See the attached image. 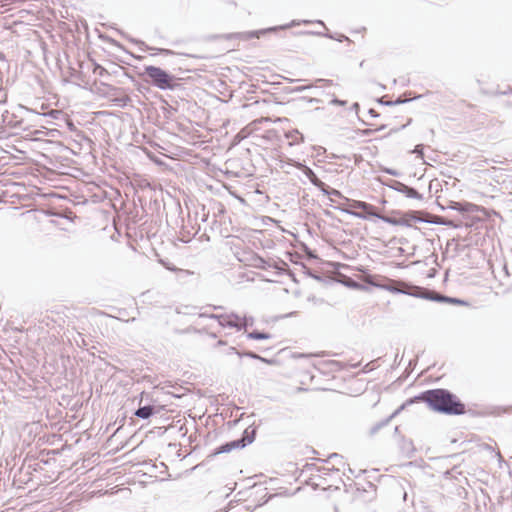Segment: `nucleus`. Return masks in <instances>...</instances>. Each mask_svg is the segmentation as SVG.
I'll return each mask as SVG.
<instances>
[{
	"instance_id": "nucleus-47",
	"label": "nucleus",
	"mask_w": 512,
	"mask_h": 512,
	"mask_svg": "<svg viewBox=\"0 0 512 512\" xmlns=\"http://www.w3.org/2000/svg\"><path fill=\"white\" fill-rule=\"evenodd\" d=\"M456 182H458V183H459L460 181L455 177V178H454V181H453V187H455V186H456Z\"/></svg>"
},
{
	"instance_id": "nucleus-37",
	"label": "nucleus",
	"mask_w": 512,
	"mask_h": 512,
	"mask_svg": "<svg viewBox=\"0 0 512 512\" xmlns=\"http://www.w3.org/2000/svg\"><path fill=\"white\" fill-rule=\"evenodd\" d=\"M59 113H60V111H58V110H52L51 112H49V115L52 117H56V115Z\"/></svg>"
},
{
	"instance_id": "nucleus-46",
	"label": "nucleus",
	"mask_w": 512,
	"mask_h": 512,
	"mask_svg": "<svg viewBox=\"0 0 512 512\" xmlns=\"http://www.w3.org/2000/svg\"><path fill=\"white\" fill-rule=\"evenodd\" d=\"M352 107H353V109L357 110L359 108V104L356 102V103L353 104Z\"/></svg>"
},
{
	"instance_id": "nucleus-4",
	"label": "nucleus",
	"mask_w": 512,
	"mask_h": 512,
	"mask_svg": "<svg viewBox=\"0 0 512 512\" xmlns=\"http://www.w3.org/2000/svg\"><path fill=\"white\" fill-rule=\"evenodd\" d=\"M143 76L147 77L148 83L160 90H174L178 86L174 75L157 66H145Z\"/></svg>"
},
{
	"instance_id": "nucleus-31",
	"label": "nucleus",
	"mask_w": 512,
	"mask_h": 512,
	"mask_svg": "<svg viewBox=\"0 0 512 512\" xmlns=\"http://www.w3.org/2000/svg\"><path fill=\"white\" fill-rule=\"evenodd\" d=\"M378 102L382 105L393 106L392 101H384L383 98L378 99Z\"/></svg>"
},
{
	"instance_id": "nucleus-27",
	"label": "nucleus",
	"mask_w": 512,
	"mask_h": 512,
	"mask_svg": "<svg viewBox=\"0 0 512 512\" xmlns=\"http://www.w3.org/2000/svg\"><path fill=\"white\" fill-rule=\"evenodd\" d=\"M233 353L237 354L239 357H242V352H239L235 347H229L227 349L226 354H233Z\"/></svg>"
},
{
	"instance_id": "nucleus-50",
	"label": "nucleus",
	"mask_w": 512,
	"mask_h": 512,
	"mask_svg": "<svg viewBox=\"0 0 512 512\" xmlns=\"http://www.w3.org/2000/svg\"><path fill=\"white\" fill-rule=\"evenodd\" d=\"M0 59H4V55L0 52Z\"/></svg>"
},
{
	"instance_id": "nucleus-14",
	"label": "nucleus",
	"mask_w": 512,
	"mask_h": 512,
	"mask_svg": "<svg viewBox=\"0 0 512 512\" xmlns=\"http://www.w3.org/2000/svg\"><path fill=\"white\" fill-rule=\"evenodd\" d=\"M326 462H333L332 468L333 470H339V466H344L345 463L343 461V457L337 453H332L328 456Z\"/></svg>"
},
{
	"instance_id": "nucleus-44",
	"label": "nucleus",
	"mask_w": 512,
	"mask_h": 512,
	"mask_svg": "<svg viewBox=\"0 0 512 512\" xmlns=\"http://www.w3.org/2000/svg\"><path fill=\"white\" fill-rule=\"evenodd\" d=\"M440 224L448 225V220L442 218V220L439 222Z\"/></svg>"
},
{
	"instance_id": "nucleus-25",
	"label": "nucleus",
	"mask_w": 512,
	"mask_h": 512,
	"mask_svg": "<svg viewBox=\"0 0 512 512\" xmlns=\"http://www.w3.org/2000/svg\"><path fill=\"white\" fill-rule=\"evenodd\" d=\"M259 262H260V264L257 265L258 268L267 269L268 267H271V264H269L263 258H259Z\"/></svg>"
},
{
	"instance_id": "nucleus-29",
	"label": "nucleus",
	"mask_w": 512,
	"mask_h": 512,
	"mask_svg": "<svg viewBox=\"0 0 512 512\" xmlns=\"http://www.w3.org/2000/svg\"><path fill=\"white\" fill-rule=\"evenodd\" d=\"M408 99H402L401 97H398L395 101H392L393 105H399L408 102Z\"/></svg>"
},
{
	"instance_id": "nucleus-21",
	"label": "nucleus",
	"mask_w": 512,
	"mask_h": 512,
	"mask_svg": "<svg viewBox=\"0 0 512 512\" xmlns=\"http://www.w3.org/2000/svg\"><path fill=\"white\" fill-rule=\"evenodd\" d=\"M351 206L353 208L361 209L362 211L371 209V204L363 202V201H353Z\"/></svg>"
},
{
	"instance_id": "nucleus-12",
	"label": "nucleus",
	"mask_w": 512,
	"mask_h": 512,
	"mask_svg": "<svg viewBox=\"0 0 512 512\" xmlns=\"http://www.w3.org/2000/svg\"><path fill=\"white\" fill-rule=\"evenodd\" d=\"M456 474H461V472L457 471V468L454 467L450 469L449 475H450V492L452 491V486L459 487L461 491L458 492L459 496H462V493L466 494L465 489L462 486V479H459Z\"/></svg>"
},
{
	"instance_id": "nucleus-39",
	"label": "nucleus",
	"mask_w": 512,
	"mask_h": 512,
	"mask_svg": "<svg viewBox=\"0 0 512 512\" xmlns=\"http://www.w3.org/2000/svg\"><path fill=\"white\" fill-rule=\"evenodd\" d=\"M158 52H162V53H166V54H170L172 53V51L170 50H167V49H157Z\"/></svg>"
},
{
	"instance_id": "nucleus-18",
	"label": "nucleus",
	"mask_w": 512,
	"mask_h": 512,
	"mask_svg": "<svg viewBox=\"0 0 512 512\" xmlns=\"http://www.w3.org/2000/svg\"><path fill=\"white\" fill-rule=\"evenodd\" d=\"M325 37L327 38H330V39H333V40H336L338 42H343V41H347V42H351V40L345 36L344 34H333V33H325L323 34Z\"/></svg>"
},
{
	"instance_id": "nucleus-17",
	"label": "nucleus",
	"mask_w": 512,
	"mask_h": 512,
	"mask_svg": "<svg viewBox=\"0 0 512 512\" xmlns=\"http://www.w3.org/2000/svg\"><path fill=\"white\" fill-rule=\"evenodd\" d=\"M272 337L271 334L261 331H252L247 333V338L253 339V340H267Z\"/></svg>"
},
{
	"instance_id": "nucleus-38",
	"label": "nucleus",
	"mask_w": 512,
	"mask_h": 512,
	"mask_svg": "<svg viewBox=\"0 0 512 512\" xmlns=\"http://www.w3.org/2000/svg\"><path fill=\"white\" fill-rule=\"evenodd\" d=\"M317 82H325L327 85H331L332 84V80L318 79Z\"/></svg>"
},
{
	"instance_id": "nucleus-32",
	"label": "nucleus",
	"mask_w": 512,
	"mask_h": 512,
	"mask_svg": "<svg viewBox=\"0 0 512 512\" xmlns=\"http://www.w3.org/2000/svg\"><path fill=\"white\" fill-rule=\"evenodd\" d=\"M422 151H423V146L422 145H417L413 152L417 153V154H420L422 156L423 155Z\"/></svg>"
},
{
	"instance_id": "nucleus-3",
	"label": "nucleus",
	"mask_w": 512,
	"mask_h": 512,
	"mask_svg": "<svg viewBox=\"0 0 512 512\" xmlns=\"http://www.w3.org/2000/svg\"><path fill=\"white\" fill-rule=\"evenodd\" d=\"M409 402H424L432 411L448 414V390L446 389L426 390L415 396Z\"/></svg>"
},
{
	"instance_id": "nucleus-51",
	"label": "nucleus",
	"mask_w": 512,
	"mask_h": 512,
	"mask_svg": "<svg viewBox=\"0 0 512 512\" xmlns=\"http://www.w3.org/2000/svg\"><path fill=\"white\" fill-rule=\"evenodd\" d=\"M456 443V440H450V444Z\"/></svg>"
},
{
	"instance_id": "nucleus-34",
	"label": "nucleus",
	"mask_w": 512,
	"mask_h": 512,
	"mask_svg": "<svg viewBox=\"0 0 512 512\" xmlns=\"http://www.w3.org/2000/svg\"><path fill=\"white\" fill-rule=\"evenodd\" d=\"M368 113L372 116V117H378L379 114L374 110V109H369Z\"/></svg>"
},
{
	"instance_id": "nucleus-40",
	"label": "nucleus",
	"mask_w": 512,
	"mask_h": 512,
	"mask_svg": "<svg viewBox=\"0 0 512 512\" xmlns=\"http://www.w3.org/2000/svg\"><path fill=\"white\" fill-rule=\"evenodd\" d=\"M165 267L168 269V270H171V271H176V268L174 266H171V265H167V264H164Z\"/></svg>"
},
{
	"instance_id": "nucleus-22",
	"label": "nucleus",
	"mask_w": 512,
	"mask_h": 512,
	"mask_svg": "<svg viewBox=\"0 0 512 512\" xmlns=\"http://www.w3.org/2000/svg\"><path fill=\"white\" fill-rule=\"evenodd\" d=\"M389 419L387 420H384V421H381V422H378L377 424H375L371 430H370V433L372 435L376 434L382 427H384L387 423H388Z\"/></svg>"
},
{
	"instance_id": "nucleus-15",
	"label": "nucleus",
	"mask_w": 512,
	"mask_h": 512,
	"mask_svg": "<svg viewBox=\"0 0 512 512\" xmlns=\"http://www.w3.org/2000/svg\"><path fill=\"white\" fill-rule=\"evenodd\" d=\"M381 279H383V277L381 276H378V275H371V274H366L364 275L363 277V281L371 286H374V287H380L381 285Z\"/></svg>"
},
{
	"instance_id": "nucleus-35",
	"label": "nucleus",
	"mask_w": 512,
	"mask_h": 512,
	"mask_svg": "<svg viewBox=\"0 0 512 512\" xmlns=\"http://www.w3.org/2000/svg\"><path fill=\"white\" fill-rule=\"evenodd\" d=\"M443 281L444 282L448 281V269H445L443 272Z\"/></svg>"
},
{
	"instance_id": "nucleus-20",
	"label": "nucleus",
	"mask_w": 512,
	"mask_h": 512,
	"mask_svg": "<svg viewBox=\"0 0 512 512\" xmlns=\"http://www.w3.org/2000/svg\"><path fill=\"white\" fill-rule=\"evenodd\" d=\"M320 191L325 195H332V196H337V197L342 196L340 191H338L336 189L329 188L325 183H324V188L320 189Z\"/></svg>"
},
{
	"instance_id": "nucleus-5",
	"label": "nucleus",
	"mask_w": 512,
	"mask_h": 512,
	"mask_svg": "<svg viewBox=\"0 0 512 512\" xmlns=\"http://www.w3.org/2000/svg\"><path fill=\"white\" fill-rule=\"evenodd\" d=\"M210 318L216 319L220 326L226 328H236L237 331L247 330L249 326L253 325L252 317H243L235 313L230 314H212Z\"/></svg>"
},
{
	"instance_id": "nucleus-49",
	"label": "nucleus",
	"mask_w": 512,
	"mask_h": 512,
	"mask_svg": "<svg viewBox=\"0 0 512 512\" xmlns=\"http://www.w3.org/2000/svg\"><path fill=\"white\" fill-rule=\"evenodd\" d=\"M317 23H319V24L324 26V23L321 20H318Z\"/></svg>"
},
{
	"instance_id": "nucleus-30",
	"label": "nucleus",
	"mask_w": 512,
	"mask_h": 512,
	"mask_svg": "<svg viewBox=\"0 0 512 512\" xmlns=\"http://www.w3.org/2000/svg\"><path fill=\"white\" fill-rule=\"evenodd\" d=\"M312 86L311 85H305V86H299V87H296L294 89V91L296 92H302V91H305L307 89H310Z\"/></svg>"
},
{
	"instance_id": "nucleus-45",
	"label": "nucleus",
	"mask_w": 512,
	"mask_h": 512,
	"mask_svg": "<svg viewBox=\"0 0 512 512\" xmlns=\"http://www.w3.org/2000/svg\"><path fill=\"white\" fill-rule=\"evenodd\" d=\"M446 252H448V241L445 244V248H444L443 254H445Z\"/></svg>"
},
{
	"instance_id": "nucleus-43",
	"label": "nucleus",
	"mask_w": 512,
	"mask_h": 512,
	"mask_svg": "<svg viewBox=\"0 0 512 512\" xmlns=\"http://www.w3.org/2000/svg\"><path fill=\"white\" fill-rule=\"evenodd\" d=\"M319 101H320V100H319V99H317V98H310V99H309V102H311V103H313V102L318 103Z\"/></svg>"
},
{
	"instance_id": "nucleus-19",
	"label": "nucleus",
	"mask_w": 512,
	"mask_h": 512,
	"mask_svg": "<svg viewBox=\"0 0 512 512\" xmlns=\"http://www.w3.org/2000/svg\"><path fill=\"white\" fill-rule=\"evenodd\" d=\"M243 356H246V357H249V358H252V359H256V360H260L262 362L271 363L270 360H267L266 358H263L260 355L256 354L255 352H252V351L243 352L242 353V357Z\"/></svg>"
},
{
	"instance_id": "nucleus-2",
	"label": "nucleus",
	"mask_w": 512,
	"mask_h": 512,
	"mask_svg": "<svg viewBox=\"0 0 512 512\" xmlns=\"http://www.w3.org/2000/svg\"><path fill=\"white\" fill-rule=\"evenodd\" d=\"M381 285L379 288L393 292V293H403L410 296H414L421 299H426L430 301H436V302H444L448 303V296L438 294L437 292L423 288L418 286H413L409 288L408 290H400L397 285L398 283L394 280H390L387 278L381 279Z\"/></svg>"
},
{
	"instance_id": "nucleus-33",
	"label": "nucleus",
	"mask_w": 512,
	"mask_h": 512,
	"mask_svg": "<svg viewBox=\"0 0 512 512\" xmlns=\"http://www.w3.org/2000/svg\"><path fill=\"white\" fill-rule=\"evenodd\" d=\"M330 470H332V469L325 467V466L318 468V471L322 474H328V471H330Z\"/></svg>"
},
{
	"instance_id": "nucleus-9",
	"label": "nucleus",
	"mask_w": 512,
	"mask_h": 512,
	"mask_svg": "<svg viewBox=\"0 0 512 512\" xmlns=\"http://www.w3.org/2000/svg\"><path fill=\"white\" fill-rule=\"evenodd\" d=\"M465 413L472 417L478 415V413L472 409L466 410L465 404L461 402V400L455 394L450 392V415H463Z\"/></svg>"
},
{
	"instance_id": "nucleus-1",
	"label": "nucleus",
	"mask_w": 512,
	"mask_h": 512,
	"mask_svg": "<svg viewBox=\"0 0 512 512\" xmlns=\"http://www.w3.org/2000/svg\"><path fill=\"white\" fill-rule=\"evenodd\" d=\"M450 211H455V215L450 214V227L454 228H475L478 229L481 219L474 215L478 211V206L466 201L450 200Z\"/></svg>"
},
{
	"instance_id": "nucleus-10",
	"label": "nucleus",
	"mask_w": 512,
	"mask_h": 512,
	"mask_svg": "<svg viewBox=\"0 0 512 512\" xmlns=\"http://www.w3.org/2000/svg\"><path fill=\"white\" fill-rule=\"evenodd\" d=\"M336 208L340 209L344 213L350 214V215L360 218V219H367L368 217L378 218V216H380V213H378L376 211V207L373 205H371V209L363 210L362 212H355V211H351L347 208H341V207H336Z\"/></svg>"
},
{
	"instance_id": "nucleus-6",
	"label": "nucleus",
	"mask_w": 512,
	"mask_h": 512,
	"mask_svg": "<svg viewBox=\"0 0 512 512\" xmlns=\"http://www.w3.org/2000/svg\"><path fill=\"white\" fill-rule=\"evenodd\" d=\"M255 435L256 428L249 426L244 430L239 439L232 440L216 448L214 455L228 453L234 449H242L254 441Z\"/></svg>"
},
{
	"instance_id": "nucleus-24",
	"label": "nucleus",
	"mask_w": 512,
	"mask_h": 512,
	"mask_svg": "<svg viewBox=\"0 0 512 512\" xmlns=\"http://www.w3.org/2000/svg\"><path fill=\"white\" fill-rule=\"evenodd\" d=\"M450 305H468V303L462 299L450 297Z\"/></svg>"
},
{
	"instance_id": "nucleus-8",
	"label": "nucleus",
	"mask_w": 512,
	"mask_h": 512,
	"mask_svg": "<svg viewBox=\"0 0 512 512\" xmlns=\"http://www.w3.org/2000/svg\"><path fill=\"white\" fill-rule=\"evenodd\" d=\"M387 186L395 191H398V192L404 194L407 198L416 199L419 201L423 200V195L421 193H419L413 187H410L400 181L391 180V182L389 184H387Z\"/></svg>"
},
{
	"instance_id": "nucleus-11",
	"label": "nucleus",
	"mask_w": 512,
	"mask_h": 512,
	"mask_svg": "<svg viewBox=\"0 0 512 512\" xmlns=\"http://www.w3.org/2000/svg\"><path fill=\"white\" fill-rule=\"evenodd\" d=\"M378 219L382 220L385 223L395 226H410V218L408 217V215L394 217L380 214V216H378Z\"/></svg>"
},
{
	"instance_id": "nucleus-36",
	"label": "nucleus",
	"mask_w": 512,
	"mask_h": 512,
	"mask_svg": "<svg viewBox=\"0 0 512 512\" xmlns=\"http://www.w3.org/2000/svg\"><path fill=\"white\" fill-rule=\"evenodd\" d=\"M299 23H297L296 21H292L291 24L289 25H285V26H281L282 29H285L287 27H291V26H295V25H298Z\"/></svg>"
},
{
	"instance_id": "nucleus-41",
	"label": "nucleus",
	"mask_w": 512,
	"mask_h": 512,
	"mask_svg": "<svg viewBox=\"0 0 512 512\" xmlns=\"http://www.w3.org/2000/svg\"><path fill=\"white\" fill-rule=\"evenodd\" d=\"M129 100H130V99H129V97H127V96H126L125 98L120 99L119 101H122V102H123V106H124V105H126V103H127Z\"/></svg>"
},
{
	"instance_id": "nucleus-26",
	"label": "nucleus",
	"mask_w": 512,
	"mask_h": 512,
	"mask_svg": "<svg viewBox=\"0 0 512 512\" xmlns=\"http://www.w3.org/2000/svg\"><path fill=\"white\" fill-rule=\"evenodd\" d=\"M330 103H331L332 105L344 106V105H346V103H347V102H346L345 100H340V99H338V98H334V99H332V100H331V102H330Z\"/></svg>"
},
{
	"instance_id": "nucleus-42",
	"label": "nucleus",
	"mask_w": 512,
	"mask_h": 512,
	"mask_svg": "<svg viewBox=\"0 0 512 512\" xmlns=\"http://www.w3.org/2000/svg\"><path fill=\"white\" fill-rule=\"evenodd\" d=\"M224 345H226V342H225V341H223V340H219V341L217 342V346H224Z\"/></svg>"
},
{
	"instance_id": "nucleus-23",
	"label": "nucleus",
	"mask_w": 512,
	"mask_h": 512,
	"mask_svg": "<svg viewBox=\"0 0 512 512\" xmlns=\"http://www.w3.org/2000/svg\"><path fill=\"white\" fill-rule=\"evenodd\" d=\"M93 72L99 76H104L108 73L107 70L99 64H95Z\"/></svg>"
},
{
	"instance_id": "nucleus-16",
	"label": "nucleus",
	"mask_w": 512,
	"mask_h": 512,
	"mask_svg": "<svg viewBox=\"0 0 512 512\" xmlns=\"http://www.w3.org/2000/svg\"><path fill=\"white\" fill-rule=\"evenodd\" d=\"M285 136L288 139H292L291 144H298L304 141L303 135L297 129L287 132Z\"/></svg>"
},
{
	"instance_id": "nucleus-48",
	"label": "nucleus",
	"mask_w": 512,
	"mask_h": 512,
	"mask_svg": "<svg viewBox=\"0 0 512 512\" xmlns=\"http://www.w3.org/2000/svg\"><path fill=\"white\" fill-rule=\"evenodd\" d=\"M443 475H444L445 477H447V476H448V470H445V471L443 472Z\"/></svg>"
},
{
	"instance_id": "nucleus-28",
	"label": "nucleus",
	"mask_w": 512,
	"mask_h": 512,
	"mask_svg": "<svg viewBox=\"0 0 512 512\" xmlns=\"http://www.w3.org/2000/svg\"><path fill=\"white\" fill-rule=\"evenodd\" d=\"M384 172L392 176H399V172L391 168H385Z\"/></svg>"
},
{
	"instance_id": "nucleus-13",
	"label": "nucleus",
	"mask_w": 512,
	"mask_h": 512,
	"mask_svg": "<svg viewBox=\"0 0 512 512\" xmlns=\"http://www.w3.org/2000/svg\"><path fill=\"white\" fill-rule=\"evenodd\" d=\"M155 408L152 405L140 406L136 411L135 415L141 419H149L155 414Z\"/></svg>"
},
{
	"instance_id": "nucleus-7",
	"label": "nucleus",
	"mask_w": 512,
	"mask_h": 512,
	"mask_svg": "<svg viewBox=\"0 0 512 512\" xmlns=\"http://www.w3.org/2000/svg\"><path fill=\"white\" fill-rule=\"evenodd\" d=\"M285 165H288V166H294L300 170L303 171V173L305 174V176L310 180V182L315 186L317 187L318 189H322L324 188V182H322L317 176L316 174L314 173V171L306 166L305 164L301 163V162H296L292 159H287L284 164L281 166V168H284Z\"/></svg>"
}]
</instances>
